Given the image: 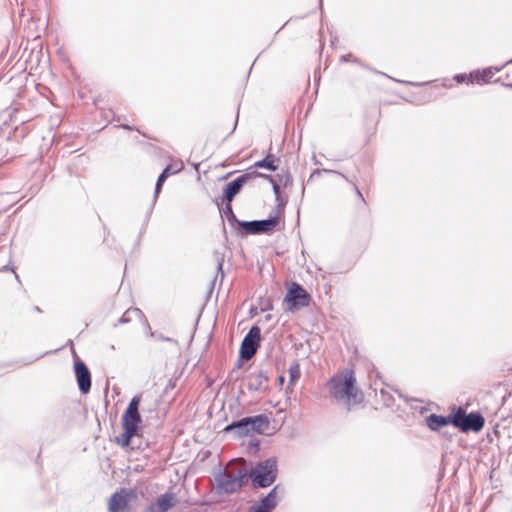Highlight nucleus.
<instances>
[{"mask_svg": "<svg viewBox=\"0 0 512 512\" xmlns=\"http://www.w3.org/2000/svg\"><path fill=\"white\" fill-rule=\"evenodd\" d=\"M326 386L330 396L343 403L348 409L361 402L356 387L355 373L352 369H345L343 372L337 373L327 381Z\"/></svg>", "mask_w": 512, "mask_h": 512, "instance_id": "f257e3e1", "label": "nucleus"}, {"mask_svg": "<svg viewBox=\"0 0 512 512\" xmlns=\"http://www.w3.org/2000/svg\"><path fill=\"white\" fill-rule=\"evenodd\" d=\"M140 402L141 395L134 396L122 415L121 425L124 432L117 437V443L122 447H128L131 439L138 434L139 425L142 423V417L139 412Z\"/></svg>", "mask_w": 512, "mask_h": 512, "instance_id": "f03ea898", "label": "nucleus"}, {"mask_svg": "<svg viewBox=\"0 0 512 512\" xmlns=\"http://www.w3.org/2000/svg\"><path fill=\"white\" fill-rule=\"evenodd\" d=\"M247 476L244 467L226 468L214 476V489L217 494H232L243 486Z\"/></svg>", "mask_w": 512, "mask_h": 512, "instance_id": "7ed1b4c3", "label": "nucleus"}, {"mask_svg": "<svg viewBox=\"0 0 512 512\" xmlns=\"http://www.w3.org/2000/svg\"><path fill=\"white\" fill-rule=\"evenodd\" d=\"M277 459L275 457L260 461L253 467L248 476L256 488H266L272 485L277 478Z\"/></svg>", "mask_w": 512, "mask_h": 512, "instance_id": "20e7f679", "label": "nucleus"}, {"mask_svg": "<svg viewBox=\"0 0 512 512\" xmlns=\"http://www.w3.org/2000/svg\"><path fill=\"white\" fill-rule=\"evenodd\" d=\"M452 424L464 433L469 431L479 432L484 427L485 419L478 412L466 414L465 410L459 407L458 410L453 413Z\"/></svg>", "mask_w": 512, "mask_h": 512, "instance_id": "39448f33", "label": "nucleus"}, {"mask_svg": "<svg viewBox=\"0 0 512 512\" xmlns=\"http://www.w3.org/2000/svg\"><path fill=\"white\" fill-rule=\"evenodd\" d=\"M310 296L306 290L298 283L292 282L288 287L287 294L284 298L286 309L288 311L299 310L309 305Z\"/></svg>", "mask_w": 512, "mask_h": 512, "instance_id": "423d86ee", "label": "nucleus"}, {"mask_svg": "<svg viewBox=\"0 0 512 512\" xmlns=\"http://www.w3.org/2000/svg\"><path fill=\"white\" fill-rule=\"evenodd\" d=\"M278 223V216H272L264 220L237 221V224L242 229V235L268 233L273 231Z\"/></svg>", "mask_w": 512, "mask_h": 512, "instance_id": "0eeeda50", "label": "nucleus"}, {"mask_svg": "<svg viewBox=\"0 0 512 512\" xmlns=\"http://www.w3.org/2000/svg\"><path fill=\"white\" fill-rule=\"evenodd\" d=\"M261 340V330L253 326L245 335L240 348V356L243 359H251L257 352Z\"/></svg>", "mask_w": 512, "mask_h": 512, "instance_id": "6e6552de", "label": "nucleus"}, {"mask_svg": "<svg viewBox=\"0 0 512 512\" xmlns=\"http://www.w3.org/2000/svg\"><path fill=\"white\" fill-rule=\"evenodd\" d=\"M74 372L81 393L87 394L91 389V373L83 361H74Z\"/></svg>", "mask_w": 512, "mask_h": 512, "instance_id": "1a4fd4ad", "label": "nucleus"}, {"mask_svg": "<svg viewBox=\"0 0 512 512\" xmlns=\"http://www.w3.org/2000/svg\"><path fill=\"white\" fill-rule=\"evenodd\" d=\"M252 175H254V172L243 174V175L235 178L234 180L228 182L225 185L224 191H223L224 199L230 203L233 200V198L239 193V191L241 190L243 185L247 182V180L249 178H251Z\"/></svg>", "mask_w": 512, "mask_h": 512, "instance_id": "9d476101", "label": "nucleus"}, {"mask_svg": "<svg viewBox=\"0 0 512 512\" xmlns=\"http://www.w3.org/2000/svg\"><path fill=\"white\" fill-rule=\"evenodd\" d=\"M178 500L176 494L173 492H166L160 495L156 502L148 507L149 512H167L177 504Z\"/></svg>", "mask_w": 512, "mask_h": 512, "instance_id": "9b49d317", "label": "nucleus"}, {"mask_svg": "<svg viewBox=\"0 0 512 512\" xmlns=\"http://www.w3.org/2000/svg\"><path fill=\"white\" fill-rule=\"evenodd\" d=\"M277 486L274 487L265 497L249 508L248 512H271L277 505Z\"/></svg>", "mask_w": 512, "mask_h": 512, "instance_id": "f8f14e48", "label": "nucleus"}, {"mask_svg": "<svg viewBox=\"0 0 512 512\" xmlns=\"http://www.w3.org/2000/svg\"><path fill=\"white\" fill-rule=\"evenodd\" d=\"M226 433H232L237 437L251 435L248 417H244L238 421H234L224 428Z\"/></svg>", "mask_w": 512, "mask_h": 512, "instance_id": "ddd939ff", "label": "nucleus"}, {"mask_svg": "<svg viewBox=\"0 0 512 512\" xmlns=\"http://www.w3.org/2000/svg\"><path fill=\"white\" fill-rule=\"evenodd\" d=\"M129 493L125 490L115 492L109 500V512H121L128 505Z\"/></svg>", "mask_w": 512, "mask_h": 512, "instance_id": "4468645a", "label": "nucleus"}, {"mask_svg": "<svg viewBox=\"0 0 512 512\" xmlns=\"http://www.w3.org/2000/svg\"><path fill=\"white\" fill-rule=\"evenodd\" d=\"M268 380L269 376L267 372L259 371L258 373L251 375L248 383V389L250 391H266L268 388L266 382H268Z\"/></svg>", "mask_w": 512, "mask_h": 512, "instance_id": "2eb2a0df", "label": "nucleus"}, {"mask_svg": "<svg viewBox=\"0 0 512 512\" xmlns=\"http://www.w3.org/2000/svg\"><path fill=\"white\" fill-rule=\"evenodd\" d=\"M453 413L449 416H442L437 414H430L426 417V424L432 431H438L440 428L452 424Z\"/></svg>", "mask_w": 512, "mask_h": 512, "instance_id": "dca6fc26", "label": "nucleus"}, {"mask_svg": "<svg viewBox=\"0 0 512 512\" xmlns=\"http://www.w3.org/2000/svg\"><path fill=\"white\" fill-rule=\"evenodd\" d=\"M248 422L252 433L262 434L269 426V420L265 415L248 417Z\"/></svg>", "mask_w": 512, "mask_h": 512, "instance_id": "f3484780", "label": "nucleus"}, {"mask_svg": "<svg viewBox=\"0 0 512 512\" xmlns=\"http://www.w3.org/2000/svg\"><path fill=\"white\" fill-rule=\"evenodd\" d=\"M182 167H183V165L180 164L179 167H177V168H175L173 170H172V166L171 165H168L167 167L164 168V170L159 175V177H158V179L156 181V184H155V192H154L155 197H157V195L160 193V191L162 189V186H163V183L168 178V176H170L171 174L179 172L182 169Z\"/></svg>", "mask_w": 512, "mask_h": 512, "instance_id": "a211bd4d", "label": "nucleus"}, {"mask_svg": "<svg viewBox=\"0 0 512 512\" xmlns=\"http://www.w3.org/2000/svg\"><path fill=\"white\" fill-rule=\"evenodd\" d=\"M502 67H488L482 71H475L470 74L471 77H474L478 82H489L490 79L499 71H501Z\"/></svg>", "mask_w": 512, "mask_h": 512, "instance_id": "6ab92c4d", "label": "nucleus"}, {"mask_svg": "<svg viewBox=\"0 0 512 512\" xmlns=\"http://www.w3.org/2000/svg\"><path fill=\"white\" fill-rule=\"evenodd\" d=\"M276 161L278 159L273 154H268L264 159L255 162L253 167L275 171L277 169Z\"/></svg>", "mask_w": 512, "mask_h": 512, "instance_id": "aec40b11", "label": "nucleus"}, {"mask_svg": "<svg viewBox=\"0 0 512 512\" xmlns=\"http://www.w3.org/2000/svg\"><path fill=\"white\" fill-rule=\"evenodd\" d=\"M300 377V367H299V364L297 363H294L292 365H290L289 367V384H288V387H291L295 384V382L299 379Z\"/></svg>", "mask_w": 512, "mask_h": 512, "instance_id": "412c9836", "label": "nucleus"}, {"mask_svg": "<svg viewBox=\"0 0 512 512\" xmlns=\"http://www.w3.org/2000/svg\"><path fill=\"white\" fill-rule=\"evenodd\" d=\"M254 175L268 179L272 183L273 192L275 194L276 200H279V195H280V192H281V190H280V186H281L280 183H278L272 176L267 175V174L254 172Z\"/></svg>", "mask_w": 512, "mask_h": 512, "instance_id": "4be33fe9", "label": "nucleus"}, {"mask_svg": "<svg viewBox=\"0 0 512 512\" xmlns=\"http://www.w3.org/2000/svg\"><path fill=\"white\" fill-rule=\"evenodd\" d=\"M134 315L136 317H139L141 315V310L134 308V309H128L118 320V323L124 324L131 321V316Z\"/></svg>", "mask_w": 512, "mask_h": 512, "instance_id": "5701e85b", "label": "nucleus"}, {"mask_svg": "<svg viewBox=\"0 0 512 512\" xmlns=\"http://www.w3.org/2000/svg\"><path fill=\"white\" fill-rule=\"evenodd\" d=\"M281 186L287 187L292 184V177L289 172H282L277 174V179H275Z\"/></svg>", "mask_w": 512, "mask_h": 512, "instance_id": "b1692460", "label": "nucleus"}, {"mask_svg": "<svg viewBox=\"0 0 512 512\" xmlns=\"http://www.w3.org/2000/svg\"><path fill=\"white\" fill-rule=\"evenodd\" d=\"M325 172H328V173H333V174H337L339 176H341L342 178H344L347 182L351 183L352 186H353V189L354 191L356 192L357 196L364 202V197L361 193V191L359 190V188L357 187V185L351 181L348 177H346L343 173L341 172H338V171H335V170H325Z\"/></svg>", "mask_w": 512, "mask_h": 512, "instance_id": "393cba45", "label": "nucleus"}, {"mask_svg": "<svg viewBox=\"0 0 512 512\" xmlns=\"http://www.w3.org/2000/svg\"><path fill=\"white\" fill-rule=\"evenodd\" d=\"M149 330H151V328H149ZM149 334H150V337H152V338H154V339H156L158 341H166V342L175 343V344L177 343V341L174 340L173 338L164 336L161 333L150 331Z\"/></svg>", "mask_w": 512, "mask_h": 512, "instance_id": "a878e982", "label": "nucleus"}, {"mask_svg": "<svg viewBox=\"0 0 512 512\" xmlns=\"http://www.w3.org/2000/svg\"><path fill=\"white\" fill-rule=\"evenodd\" d=\"M224 214H225V216H226L227 220H228L230 223H237V221H239V220L236 218V216H235V214H234V212H233V210H232L231 204H230L229 202H228L227 206H226V207H225V209H224Z\"/></svg>", "mask_w": 512, "mask_h": 512, "instance_id": "bb28decb", "label": "nucleus"}, {"mask_svg": "<svg viewBox=\"0 0 512 512\" xmlns=\"http://www.w3.org/2000/svg\"><path fill=\"white\" fill-rule=\"evenodd\" d=\"M215 259H216V262H217V270H218V273H220L221 280H222L223 277H224V273H223V261H224V259H223V256L220 253L216 252L215 253Z\"/></svg>", "mask_w": 512, "mask_h": 512, "instance_id": "cd10ccee", "label": "nucleus"}, {"mask_svg": "<svg viewBox=\"0 0 512 512\" xmlns=\"http://www.w3.org/2000/svg\"><path fill=\"white\" fill-rule=\"evenodd\" d=\"M381 394H382V396L384 397V399H383L384 404H385L386 406H388V407H389V406H391V405H392V403H393V398H392V396H387V397H386V393H385L383 390H381Z\"/></svg>", "mask_w": 512, "mask_h": 512, "instance_id": "c85d7f7f", "label": "nucleus"}, {"mask_svg": "<svg viewBox=\"0 0 512 512\" xmlns=\"http://www.w3.org/2000/svg\"><path fill=\"white\" fill-rule=\"evenodd\" d=\"M341 61H344V62L353 61V62L358 63V60L356 58H354L352 54H347V55L341 56Z\"/></svg>", "mask_w": 512, "mask_h": 512, "instance_id": "c756f323", "label": "nucleus"}, {"mask_svg": "<svg viewBox=\"0 0 512 512\" xmlns=\"http://www.w3.org/2000/svg\"><path fill=\"white\" fill-rule=\"evenodd\" d=\"M466 74H457L455 76V80L458 82V83H462L466 80Z\"/></svg>", "mask_w": 512, "mask_h": 512, "instance_id": "7c9ffc66", "label": "nucleus"}, {"mask_svg": "<svg viewBox=\"0 0 512 512\" xmlns=\"http://www.w3.org/2000/svg\"><path fill=\"white\" fill-rule=\"evenodd\" d=\"M279 384L282 385L284 383V377L283 376H280L279 377Z\"/></svg>", "mask_w": 512, "mask_h": 512, "instance_id": "2f4dec72", "label": "nucleus"}, {"mask_svg": "<svg viewBox=\"0 0 512 512\" xmlns=\"http://www.w3.org/2000/svg\"><path fill=\"white\" fill-rule=\"evenodd\" d=\"M123 128L128 129V130H133V128L128 125H123Z\"/></svg>", "mask_w": 512, "mask_h": 512, "instance_id": "473e14b6", "label": "nucleus"}, {"mask_svg": "<svg viewBox=\"0 0 512 512\" xmlns=\"http://www.w3.org/2000/svg\"><path fill=\"white\" fill-rule=\"evenodd\" d=\"M217 278H218V274L216 275V277L214 278V281L213 283H215L217 281Z\"/></svg>", "mask_w": 512, "mask_h": 512, "instance_id": "72a5a7b5", "label": "nucleus"}, {"mask_svg": "<svg viewBox=\"0 0 512 512\" xmlns=\"http://www.w3.org/2000/svg\"><path fill=\"white\" fill-rule=\"evenodd\" d=\"M322 3V0H320V4Z\"/></svg>", "mask_w": 512, "mask_h": 512, "instance_id": "f704fd0d", "label": "nucleus"}]
</instances>
